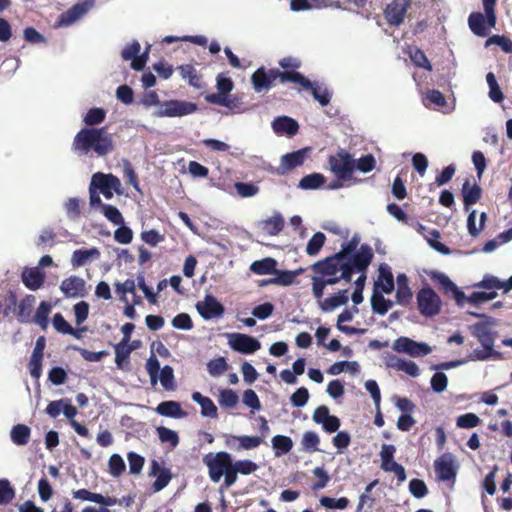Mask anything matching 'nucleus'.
I'll return each mask as SVG.
<instances>
[{
  "instance_id": "nucleus-1",
  "label": "nucleus",
  "mask_w": 512,
  "mask_h": 512,
  "mask_svg": "<svg viewBox=\"0 0 512 512\" xmlns=\"http://www.w3.org/2000/svg\"><path fill=\"white\" fill-rule=\"evenodd\" d=\"M71 150L79 157H104L114 150V141L106 127H84L74 136Z\"/></svg>"
},
{
  "instance_id": "nucleus-2",
  "label": "nucleus",
  "mask_w": 512,
  "mask_h": 512,
  "mask_svg": "<svg viewBox=\"0 0 512 512\" xmlns=\"http://www.w3.org/2000/svg\"><path fill=\"white\" fill-rule=\"evenodd\" d=\"M498 324L495 318H486V322H476L469 326L471 334L478 340L482 349L476 348L470 354L473 361H487L489 359L502 360L503 353L494 349L498 332L494 327Z\"/></svg>"
},
{
  "instance_id": "nucleus-3",
  "label": "nucleus",
  "mask_w": 512,
  "mask_h": 512,
  "mask_svg": "<svg viewBox=\"0 0 512 512\" xmlns=\"http://www.w3.org/2000/svg\"><path fill=\"white\" fill-rule=\"evenodd\" d=\"M90 185L93 188H95L100 194H102L107 200L112 199L114 193H116L117 195L123 194L120 179L111 173H94L91 177Z\"/></svg>"
},
{
  "instance_id": "nucleus-4",
  "label": "nucleus",
  "mask_w": 512,
  "mask_h": 512,
  "mask_svg": "<svg viewBox=\"0 0 512 512\" xmlns=\"http://www.w3.org/2000/svg\"><path fill=\"white\" fill-rule=\"evenodd\" d=\"M416 299L422 316L433 317L440 313L442 301L429 285L424 286L417 292Z\"/></svg>"
},
{
  "instance_id": "nucleus-5",
  "label": "nucleus",
  "mask_w": 512,
  "mask_h": 512,
  "mask_svg": "<svg viewBox=\"0 0 512 512\" xmlns=\"http://www.w3.org/2000/svg\"><path fill=\"white\" fill-rule=\"evenodd\" d=\"M197 110L198 106L194 102L172 99L163 101L159 110L154 112V116L160 118L184 117L195 113Z\"/></svg>"
},
{
  "instance_id": "nucleus-6",
  "label": "nucleus",
  "mask_w": 512,
  "mask_h": 512,
  "mask_svg": "<svg viewBox=\"0 0 512 512\" xmlns=\"http://www.w3.org/2000/svg\"><path fill=\"white\" fill-rule=\"evenodd\" d=\"M204 464L208 467L209 477L212 482L218 483L223 477L226 470L232 464V456L228 452L221 451L208 454L203 459Z\"/></svg>"
},
{
  "instance_id": "nucleus-7",
  "label": "nucleus",
  "mask_w": 512,
  "mask_h": 512,
  "mask_svg": "<svg viewBox=\"0 0 512 512\" xmlns=\"http://www.w3.org/2000/svg\"><path fill=\"white\" fill-rule=\"evenodd\" d=\"M328 162L330 170L338 179H350L352 177L355 170L354 158L348 151L340 149L335 155L329 156Z\"/></svg>"
},
{
  "instance_id": "nucleus-8",
  "label": "nucleus",
  "mask_w": 512,
  "mask_h": 512,
  "mask_svg": "<svg viewBox=\"0 0 512 512\" xmlns=\"http://www.w3.org/2000/svg\"><path fill=\"white\" fill-rule=\"evenodd\" d=\"M229 347L238 353L249 355L253 354L261 348L258 339L243 333H227Z\"/></svg>"
},
{
  "instance_id": "nucleus-9",
  "label": "nucleus",
  "mask_w": 512,
  "mask_h": 512,
  "mask_svg": "<svg viewBox=\"0 0 512 512\" xmlns=\"http://www.w3.org/2000/svg\"><path fill=\"white\" fill-rule=\"evenodd\" d=\"M394 351L410 357H423L431 353V347L425 342H417L409 337L401 336L392 345Z\"/></svg>"
},
{
  "instance_id": "nucleus-10",
  "label": "nucleus",
  "mask_w": 512,
  "mask_h": 512,
  "mask_svg": "<svg viewBox=\"0 0 512 512\" xmlns=\"http://www.w3.org/2000/svg\"><path fill=\"white\" fill-rule=\"evenodd\" d=\"M95 5V0H83L62 12L57 19L58 27H68L86 15Z\"/></svg>"
},
{
  "instance_id": "nucleus-11",
  "label": "nucleus",
  "mask_w": 512,
  "mask_h": 512,
  "mask_svg": "<svg viewBox=\"0 0 512 512\" xmlns=\"http://www.w3.org/2000/svg\"><path fill=\"white\" fill-rule=\"evenodd\" d=\"M195 308L204 320L220 318L225 313L224 306L212 294H206L202 301H198Z\"/></svg>"
},
{
  "instance_id": "nucleus-12",
  "label": "nucleus",
  "mask_w": 512,
  "mask_h": 512,
  "mask_svg": "<svg viewBox=\"0 0 512 512\" xmlns=\"http://www.w3.org/2000/svg\"><path fill=\"white\" fill-rule=\"evenodd\" d=\"M310 148L305 147L281 156L280 165L276 169L278 175H285L303 165Z\"/></svg>"
},
{
  "instance_id": "nucleus-13",
  "label": "nucleus",
  "mask_w": 512,
  "mask_h": 512,
  "mask_svg": "<svg viewBox=\"0 0 512 512\" xmlns=\"http://www.w3.org/2000/svg\"><path fill=\"white\" fill-rule=\"evenodd\" d=\"M434 468L440 481L454 480L457 475V465L452 454L445 453L434 461Z\"/></svg>"
},
{
  "instance_id": "nucleus-14",
  "label": "nucleus",
  "mask_w": 512,
  "mask_h": 512,
  "mask_svg": "<svg viewBox=\"0 0 512 512\" xmlns=\"http://www.w3.org/2000/svg\"><path fill=\"white\" fill-rule=\"evenodd\" d=\"M60 291L66 298H82L88 294L86 281L76 275L65 278L60 284Z\"/></svg>"
},
{
  "instance_id": "nucleus-15",
  "label": "nucleus",
  "mask_w": 512,
  "mask_h": 512,
  "mask_svg": "<svg viewBox=\"0 0 512 512\" xmlns=\"http://www.w3.org/2000/svg\"><path fill=\"white\" fill-rule=\"evenodd\" d=\"M497 18L493 21L489 15L481 12H472L468 17V25L471 31L479 37H485L489 34L491 28H494Z\"/></svg>"
},
{
  "instance_id": "nucleus-16",
  "label": "nucleus",
  "mask_w": 512,
  "mask_h": 512,
  "mask_svg": "<svg viewBox=\"0 0 512 512\" xmlns=\"http://www.w3.org/2000/svg\"><path fill=\"white\" fill-rule=\"evenodd\" d=\"M411 0H393L385 9V18L387 22L394 26H399L406 15Z\"/></svg>"
},
{
  "instance_id": "nucleus-17",
  "label": "nucleus",
  "mask_w": 512,
  "mask_h": 512,
  "mask_svg": "<svg viewBox=\"0 0 512 512\" xmlns=\"http://www.w3.org/2000/svg\"><path fill=\"white\" fill-rule=\"evenodd\" d=\"M378 272V279L374 283L373 291H380L385 294L392 293L395 283L390 266L382 263L379 265Z\"/></svg>"
},
{
  "instance_id": "nucleus-18",
  "label": "nucleus",
  "mask_w": 512,
  "mask_h": 512,
  "mask_svg": "<svg viewBox=\"0 0 512 512\" xmlns=\"http://www.w3.org/2000/svg\"><path fill=\"white\" fill-rule=\"evenodd\" d=\"M372 259V248L368 244H362L359 250L350 258H348L347 261L352 265L353 268L357 270V272L364 273L366 272Z\"/></svg>"
},
{
  "instance_id": "nucleus-19",
  "label": "nucleus",
  "mask_w": 512,
  "mask_h": 512,
  "mask_svg": "<svg viewBox=\"0 0 512 512\" xmlns=\"http://www.w3.org/2000/svg\"><path fill=\"white\" fill-rule=\"evenodd\" d=\"M272 129L277 135L293 137L298 133V122L289 116H278L271 123Z\"/></svg>"
},
{
  "instance_id": "nucleus-20",
  "label": "nucleus",
  "mask_w": 512,
  "mask_h": 512,
  "mask_svg": "<svg viewBox=\"0 0 512 512\" xmlns=\"http://www.w3.org/2000/svg\"><path fill=\"white\" fill-rule=\"evenodd\" d=\"M150 475L156 477V480L152 484V488L155 492L163 490L172 479L170 469L162 467L157 460H152L151 462Z\"/></svg>"
},
{
  "instance_id": "nucleus-21",
  "label": "nucleus",
  "mask_w": 512,
  "mask_h": 512,
  "mask_svg": "<svg viewBox=\"0 0 512 512\" xmlns=\"http://www.w3.org/2000/svg\"><path fill=\"white\" fill-rule=\"evenodd\" d=\"M275 81L273 69L258 68L251 76V82L256 92L267 91Z\"/></svg>"
},
{
  "instance_id": "nucleus-22",
  "label": "nucleus",
  "mask_w": 512,
  "mask_h": 512,
  "mask_svg": "<svg viewBox=\"0 0 512 512\" xmlns=\"http://www.w3.org/2000/svg\"><path fill=\"white\" fill-rule=\"evenodd\" d=\"M21 280L26 288L36 291L43 286L45 273L42 272L39 267H26L21 273Z\"/></svg>"
},
{
  "instance_id": "nucleus-23",
  "label": "nucleus",
  "mask_w": 512,
  "mask_h": 512,
  "mask_svg": "<svg viewBox=\"0 0 512 512\" xmlns=\"http://www.w3.org/2000/svg\"><path fill=\"white\" fill-rule=\"evenodd\" d=\"M293 11L309 10L311 8H342L339 0H291Z\"/></svg>"
},
{
  "instance_id": "nucleus-24",
  "label": "nucleus",
  "mask_w": 512,
  "mask_h": 512,
  "mask_svg": "<svg viewBox=\"0 0 512 512\" xmlns=\"http://www.w3.org/2000/svg\"><path fill=\"white\" fill-rule=\"evenodd\" d=\"M349 290L343 289L333 294L330 297L323 299V301H319L318 305L321 311L324 313L331 312L336 308L347 304L349 300Z\"/></svg>"
},
{
  "instance_id": "nucleus-25",
  "label": "nucleus",
  "mask_w": 512,
  "mask_h": 512,
  "mask_svg": "<svg viewBox=\"0 0 512 512\" xmlns=\"http://www.w3.org/2000/svg\"><path fill=\"white\" fill-rule=\"evenodd\" d=\"M192 400L201 407V415L203 417L217 418L218 409L214 402L207 396L195 391L191 395Z\"/></svg>"
},
{
  "instance_id": "nucleus-26",
  "label": "nucleus",
  "mask_w": 512,
  "mask_h": 512,
  "mask_svg": "<svg viewBox=\"0 0 512 512\" xmlns=\"http://www.w3.org/2000/svg\"><path fill=\"white\" fill-rule=\"evenodd\" d=\"M155 410L157 414L161 416L175 419L183 418L186 416V413L182 410L180 403L172 400L162 401L158 404Z\"/></svg>"
},
{
  "instance_id": "nucleus-27",
  "label": "nucleus",
  "mask_w": 512,
  "mask_h": 512,
  "mask_svg": "<svg viewBox=\"0 0 512 512\" xmlns=\"http://www.w3.org/2000/svg\"><path fill=\"white\" fill-rule=\"evenodd\" d=\"M100 251L96 247L90 249H77L73 251L71 256V264L73 267L84 266L88 261L98 259Z\"/></svg>"
},
{
  "instance_id": "nucleus-28",
  "label": "nucleus",
  "mask_w": 512,
  "mask_h": 512,
  "mask_svg": "<svg viewBox=\"0 0 512 512\" xmlns=\"http://www.w3.org/2000/svg\"><path fill=\"white\" fill-rule=\"evenodd\" d=\"M36 303L34 295H26L18 304L17 318L21 323H29L32 321V311Z\"/></svg>"
},
{
  "instance_id": "nucleus-29",
  "label": "nucleus",
  "mask_w": 512,
  "mask_h": 512,
  "mask_svg": "<svg viewBox=\"0 0 512 512\" xmlns=\"http://www.w3.org/2000/svg\"><path fill=\"white\" fill-rule=\"evenodd\" d=\"M31 429L25 424H16L10 430V439L16 446H25L30 439Z\"/></svg>"
},
{
  "instance_id": "nucleus-30",
  "label": "nucleus",
  "mask_w": 512,
  "mask_h": 512,
  "mask_svg": "<svg viewBox=\"0 0 512 512\" xmlns=\"http://www.w3.org/2000/svg\"><path fill=\"white\" fill-rule=\"evenodd\" d=\"M380 291H373L371 296V308L375 314L385 315L392 307L393 302L386 299Z\"/></svg>"
},
{
  "instance_id": "nucleus-31",
  "label": "nucleus",
  "mask_w": 512,
  "mask_h": 512,
  "mask_svg": "<svg viewBox=\"0 0 512 512\" xmlns=\"http://www.w3.org/2000/svg\"><path fill=\"white\" fill-rule=\"evenodd\" d=\"M273 75L275 76V80L279 78L282 83L293 82L302 87H310V80L297 71L281 72L278 69H273Z\"/></svg>"
},
{
  "instance_id": "nucleus-32",
  "label": "nucleus",
  "mask_w": 512,
  "mask_h": 512,
  "mask_svg": "<svg viewBox=\"0 0 512 512\" xmlns=\"http://www.w3.org/2000/svg\"><path fill=\"white\" fill-rule=\"evenodd\" d=\"M326 182V177L321 173H311L302 177L298 183V188L302 190H316L322 187Z\"/></svg>"
},
{
  "instance_id": "nucleus-33",
  "label": "nucleus",
  "mask_w": 512,
  "mask_h": 512,
  "mask_svg": "<svg viewBox=\"0 0 512 512\" xmlns=\"http://www.w3.org/2000/svg\"><path fill=\"white\" fill-rule=\"evenodd\" d=\"M277 261L274 258L256 260L250 265V270L257 275L273 274L276 271Z\"/></svg>"
},
{
  "instance_id": "nucleus-34",
  "label": "nucleus",
  "mask_w": 512,
  "mask_h": 512,
  "mask_svg": "<svg viewBox=\"0 0 512 512\" xmlns=\"http://www.w3.org/2000/svg\"><path fill=\"white\" fill-rule=\"evenodd\" d=\"M482 190L479 185L474 184L472 187L469 186V182L466 181L462 187L464 208L468 211L470 205L476 204L481 197Z\"/></svg>"
},
{
  "instance_id": "nucleus-35",
  "label": "nucleus",
  "mask_w": 512,
  "mask_h": 512,
  "mask_svg": "<svg viewBox=\"0 0 512 512\" xmlns=\"http://www.w3.org/2000/svg\"><path fill=\"white\" fill-rule=\"evenodd\" d=\"M339 266L336 262L326 257L325 259L319 260L312 265V270L322 276H333L339 271Z\"/></svg>"
},
{
  "instance_id": "nucleus-36",
  "label": "nucleus",
  "mask_w": 512,
  "mask_h": 512,
  "mask_svg": "<svg viewBox=\"0 0 512 512\" xmlns=\"http://www.w3.org/2000/svg\"><path fill=\"white\" fill-rule=\"evenodd\" d=\"M304 89L311 90L313 98L321 105L327 106L330 103L332 93L327 87H322L317 82L310 81V87H303Z\"/></svg>"
},
{
  "instance_id": "nucleus-37",
  "label": "nucleus",
  "mask_w": 512,
  "mask_h": 512,
  "mask_svg": "<svg viewBox=\"0 0 512 512\" xmlns=\"http://www.w3.org/2000/svg\"><path fill=\"white\" fill-rule=\"evenodd\" d=\"M52 310V305L47 301H41L32 321L39 325L42 330L48 327V317Z\"/></svg>"
},
{
  "instance_id": "nucleus-38",
  "label": "nucleus",
  "mask_w": 512,
  "mask_h": 512,
  "mask_svg": "<svg viewBox=\"0 0 512 512\" xmlns=\"http://www.w3.org/2000/svg\"><path fill=\"white\" fill-rule=\"evenodd\" d=\"M476 217H477L476 210H472L467 217V229H468L469 235L472 237H477L480 234V232L483 230L486 219H487V214L485 212H482L480 214L478 226H476Z\"/></svg>"
},
{
  "instance_id": "nucleus-39",
  "label": "nucleus",
  "mask_w": 512,
  "mask_h": 512,
  "mask_svg": "<svg viewBox=\"0 0 512 512\" xmlns=\"http://www.w3.org/2000/svg\"><path fill=\"white\" fill-rule=\"evenodd\" d=\"M231 441H238L239 447L238 450H251L257 448L261 443H263V438L259 436H233L231 440H227V445H231Z\"/></svg>"
},
{
  "instance_id": "nucleus-40",
  "label": "nucleus",
  "mask_w": 512,
  "mask_h": 512,
  "mask_svg": "<svg viewBox=\"0 0 512 512\" xmlns=\"http://www.w3.org/2000/svg\"><path fill=\"white\" fill-rule=\"evenodd\" d=\"M271 442L276 456L287 454L293 447L292 439L285 435H276Z\"/></svg>"
},
{
  "instance_id": "nucleus-41",
  "label": "nucleus",
  "mask_w": 512,
  "mask_h": 512,
  "mask_svg": "<svg viewBox=\"0 0 512 512\" xmlns=\"http://www.w3.org/2000/svg\"><path fill=\"white\" fill-rule=\"evenodd\" d=\"M106 118V111L103 108L94 107L87 111L83 122L87 127H94L101 124Z\"/></svg>"
},
{
  "instance_id": "nucleus-42",
  "label": "nucleus",
  "mask_w": 512,
  "mask_h": 512,
  "mask_svg": "<svg viewBox=\"0 0 512 512\" xmlns=\"http://www.w3.org/2000/svg\"><path fill=\"white\" fill-rule=\"evenodd\" d=\"M498 296L496 291H474L467 298V303L474 307L480 306L482 303L491 301Z\"/></svg>"
},
{
  "instance_id": "nucleus-43",
  "label": "nucleus",
  "mask_w": 512,
  "mask_h": 512,
  "mask_svg": "<svg viewBox=\"0 0 512 512\" xmlns=\"http://www.w3.org/2000/svg\"><path fill=\"white\" fill-rule=\"evenodd\" d=\"M263 224L264 231L271 236H275L282 231L284 227V219L281 214L278 213L265 220Z\"/></svg>"
},
{
  "instance_id": "nucleus-44",
  "label": "nucleus",
  "mask_w": 512,
  "mask_h": 512,
  "mask_svg": "<svg viewBox=\"0 0 512 512\" xmlns=\"http://www.w3.org/2000/svg\"><path fill=\"white\" fill-rule=\"evenodd\" d=\"M208 373L212 377H219L228 370V363L226 358L220 356L212 359L207 363Z\"/></svg>"
},
{
  "instance_id": "nucleus-45",
  "label": "nucleus",
  "mask_w": 512,
  "mask_h": 512,
  "mask_svg": "<svg viewBox=\"0 0 512 512\" xmlns=\"http://www.w3.org/2000/svg\"><path fill=\"white\" fill-rule=\"evenodd\" d=\"M56 234L50 228H45L38 236L35 245L38 249L44 251L54 246Z\"/></svg>"
},
{
  "instance_id": "nucleus-46",
  "label": "nucleus",
  "mask_w": 512,
  "mask_h": 512,
  "mask_svg": "<svg viewBox=\"0 0 512 512\" xmlns=\"http://www.w3.org/2000/svg\"><path fill=\"white\" fill-rule=\"evenodd\" d=\"M239 396L236 391L232 389H222L219 393L218 402L223 408H233L237 405Z\"/></svg>"
},
{
  "instance_id": "nucleus-47",
  "label": "nucleus",
  "mask_w": 512,
  "mask_h": 512,
  "mask_svg": "<svg viewBox=\"0 0 512 512\" xmlns=\"http://www.w3.org/2000/svg\"><path fill=\"white\" fill-rule=\"evenodd\" d=\"M325 240L326 236L324 233L316 232L307 243L306 253L309 256H316L323 247Z\"/></svg>"
},
{
  "instance_id": "nucleus-48",
  "label": "nucleus",
  "mask_w": 512,
  "mask_h": 512,
  "mask_svg": "<svg viewBox=\"0 0 512 512\" xmlns=\"http://www.w3.org/2000/svg\"><path fill=\"white\" fill-rule=\"evenodd\" d=\"M301 269L296 271L277 270L273 273V281L276 285L289 286L294 282L295 277L300 273Z\"/></svg>"
},
{
  "instance_id": "nucleus-49",
  "label": "nucleus",
  "mask_w": 512,
  "mask_h": 512,
  "mask_svg": "<svg viewBox=\"0 0 512 512\" xmlns=\"http://www.w3.org/2000/svg\"><path fill=\"white\" fill-rule=\"evenodd\" d=\"M431 278L438 282L441 289L446 294H451L457 285L444 273L433 271L430 274Z\"/></svg>"
},
{
  "instance_id": "nucleus-50",
  "label": "nucleus",
  "mask_w": 512,
  "mask_h": 512,
  "mask_svg": "<svg viewBox=\"0 0 512 512\" xmlns=\"http://www.w3.org/2000/svg\"><path fill=\"white\" fill-rule=\"evenodd\" d=\"M156 431L162 443H169L173 448L179 444V436L176 431L164 426L157 427Z\"/></svg>"
},
{
  "instance_id": "nucleus-51",
  "label": "nucleus",
  "mask_w": 512,
  "mask_h": 512,
  "mask_svg": "<svg viewBox=\"0 0 512 512\" xmlns=\"http://www.w3.org/2000/svg\"><path fill=\"white\" fill-rule=\"evenodd\" d=\"M109 473L113 477H119L126 469L125 462L121 455L114 453L110 456L108 461Z\"/></svg>"
},
{
  "instance_id": "nucleus-52",
  "label": "nucleus",
  "mask_w": 512,
  "mask_h": 512,
  "mask_svg": "<svg viewBox=\"0 0 512 512\" xmlns=\"http://www.w3.org/2000/svg\"><path fill=\"white\" fill-rule=\"evenodd\" d=\"M158 379L165 390H174V371L171 366L165 365L161 368L160 374H158Z\"/></svg>"
},
{
  "instance_id": "nucleus-53",
  "label": "nucleus",
  "mask_w": 512,
  "mask_h": 512,
  "mask_svg": "<svg viewBox=\"0 0 512 512\" xmlns=\"http://www.w3.org/2000/svg\"><path fill=\"white\" fill-rule=\"evenodd\" d=\"M501 285V279L491 274H485L482 280L475 283L473 286L475 288H482L490 291H495V289H501Z\"/></svg>"
},
{
  "instance_id": "nucleus-54",
  "label": "nucleus",
  "mask_w": 512,
  "mask_h": 512,
  "mask_svg": "<svg viewBox=\"0 0 512 512\" xmlns=\"http://www.w3.org/2000/svg\"><path fill=\"white\" fill-rule=\"evenodd\" d=\"M355 170L368 173L375 168L376 161L372 154H366L359 159H354Z\"/></svg>"
},
{
  "instance_id": "nucleus-55",
  "label": "nucleus",
  "mask_w": 512,
  "mask_h": 512,
  "mask_svg": "<svg viewBox=\"0 0 512 512\" xmlns=\"http://www.w3.org/2000/svg\"><path fill=\"white\" fill-rule=\"evenodd\" d=\"M320 438L317 433L313 431H307L302 437L301 444L303 449L309 452L319 451Z\"/></svg>"
},
{
  "instance_id": "nucleus-56",
  "label": "nucleus",
  "mask_w": 512,
  "mask_h": 512,
  "mask_svg": "<svg viewBox=\"0 0 512 512\" xmlns=\"http://www.w3.org/2000/svg\"><path fill=\"white\" fill-rule=\"evenodd\" d=\"M320 504L327 509H340L343 510L347 508L349 504V500L346 497H340L338 499L322 496L320 498Z\"/></svg>"
},
{
  "instance_id": "nucleus-57",
  "label": "nucleus",
  "mask_w": 512,
  "mask_h": 512,
  "mask_svg": "<svg viewBox=\"0 0 512 512\" xmlns=\"http://www.w3.org/2000/svg\"><path fill=\"white\" fill-rule=\"evenodd\" d=\"M234 187L243 198L253 197L259 192V187L252 182H235Z\"/></svg>"
},
{
  "instance_id": "nucleus-58",
  "label": "nucleus",
  "mask_w": 512,
  "mask_h": 512,
  "mask_svg": "<svg viewBox=\"0 0 512 512\" xmlns=\"http://www.w3.org/2000/svg\"><path fill=\"white\" fill-rule=\"evenodd\" d=\"M102 213L104 217L114 225L123 224L124 218L119 209L113 205L106 204L102 206Z\"/></svg>"
},
{
  "instance_id": "nucleus-59",
  "label": "nucleus",
  "mask_w": 512,
  "mask_h": 512,
  "mask_svg": "<svg viewBox=\"0 0 512 512\" xmlns=\"http://www.w3.org/2000/svg\"><path fill=\"white\" fill-rule=\"evenodd\" d=\"M127 459L129 464V472L133 475L140 474L145 462L144 457L136 452L131 451L127 454Z\"/></svg>"
},
{
  "instance_id": "nucleus-60",
  "label": "nucleus",
  "mask_w": 512,
  "mask_h": 512,
  "mask_svg": "<svg viewBox=\"0 0 512 512\" xmlns=\"http://www.w3.org/2000/svg\"><path fill=\"white\" fill-rule=\"evenodd\" d=\"M119 227L114 231V239L120 244H129L133 240V231L130 227L123 224H117Z\"/></svg>"
},
{
  "instance_id": "nucleus-61",
  "label": "nucleus",
  "mask_w": 512,
  "mask_h": 512,
  "mask_svg": "<svg viewBox=\"0 0 512 512\" xmlns=\"http://www.w3.org/2000/svg\"><path fill=\"white\" fill-rule=\"evenodd\" d=\"M430 384L434 392L441 393L447 388L448 378L442 371H436L431 378Z\"/></svg>"
},
{
  "instance_id": "nucleus-62",
  "label": "nucleus",
  "mask_w": 512,
  "mask_h": 512,
  "mask_svg": "<svg viewBox=\"0 0 512 512\" xmlns=\"http://www.w3.org/2000/svg\"><path fill=\"white\" fill-rule=\"evenodd\" d=\"M409 491L417 499H421L428 494V488L421 479H411L409 482Z\"/></svg>"
},
{
  "instance_id": "nucleus-63",
  "label": "nucleus",
  "mask_w": 512,
  "mask_h": 512,
  "mask_svg": "<svg viewBox=\"0 0 512 512\" xmlns=\"http://www.w3.org/2000/svg\"><path fill=\"white\" fill-rule=\"evenodd\" d=\"M172 326L179 330H191L193 328V321L189 314L179 313L171 321Z\"/></svg>"
},
{
  "instance_id": "nucleus-64",
  "label": "nucleus",
  "mask_w": 512,
  "mask_h": 512,
  "mask_svg": "<svg viewBox=\"0 0 512 512\" xmlns=\"http://www.w3.org/2000/svg\"><path fill=\"white\" fill-rule=\"evenodd\" d=\"M480 418L474 413L462 414L456 419V425L459 428H474L480 423Z\"/></svg>"
}]
</instances>
